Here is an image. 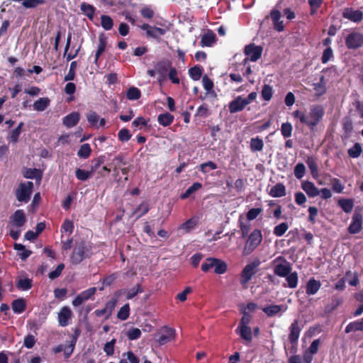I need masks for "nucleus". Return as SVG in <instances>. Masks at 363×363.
<instances>
[{
  "label": "nucleus",
  "instance_id": "nucleus-59",
  "mask_svg": "<svg viewBox=\"0 0 363 363\" xmlns=\"http://www.w3.org/2000/svg\"><path fill=\"white\" fill-rule=\"evenodd\" d=\"M143 291L141 285L138 284L135 286L130 289L126 295L127 299L133 298L138 294L142 293Z\"/></svg>",
  "mask_w": 363,
  "mask_h": 363
},
{
  "label": "nucleus",
  "instance_id": "nucleus-36",
  "mask_svg": "<svg viewBox=\"0 0 363 363\" xmlns=\"http://www.w3.org/2000/svg\"><path fill=\"white\" fill-rule=\"evenodd\" d=\"M281 305H269L262 308V311L269 317L277 315L282 309Z\"/></svg>",
  "mask_w": 363,
  "mask_h": 363
},
{
  "label": "nucleus",
  "instance_id": "nucleus-16",
  "mask_svg": "<svg viewBox=\"0 0 363 363\" xmlns=\"http://www.w3.org/2000/svg\"><path fill=\"white\" fill-rule=\"evenodd\" d=\"M270 17L274 24V28L278 32L283 31L284 26L283 21H281V12L279 10L273 9L270 12Z\"/></svg>",
  "mask_w": 363,
  "mask_h": 363
},
{
  "label": "nucleus",
  "instance_id": "nucleus-14",
  "mask_svg": "<svg viewBox=\"0 0 363 363\" xmlns=\"http://www.w3.org/2000/svg\"><path fill=\"white\" fill-rule=\"evenodd\" d=\"M174 337L175 330L172 328L164 327L157 341L160 345H162L174 340Z\"/></svg>",
  "mask_w": 363,
  "mask_h": 363
},
{
  "label": "nucleus",
  "instance_id": "nucleus-12",
  "mask_svg": "<svg viewBox=\"0 0 363 363\" xmlns=\"http://www.w3.org/2000/svg\"><path fill=\"white\" fill-rule=\"evenodd\" d=\"M72 315V312L68 306H63L58 313V323L62 327L67 326Z\"/></svg>",
  "mask_w": 363,
  "mask_h": 363
},
{
  "label": "nucleus",
  "instance_id": "nucleus-34",
  "mask_svg": "<svg viewBox=\"0 0 363 363\" xmlns=\"http://www.w3.org/2000/svg\"><path fill=\"white\" fill-rule=\"evenodd\" d=\"M202 188V184L200 182H194L191 186H190L184 193L182 194L180 198L183 200L189 198L191 194L195 193L196 191L201 189Z\"/></svg>",
  "mask_w": 363,
  "mask_h": 363
},
{
  "label": "nucleus",
  "instance_id": "nucleus-63",
  "mask_svg": "<svg viewBox=\"0 0 363 363\" xmlns=\"http://www.w3.org/2000/svg\"><path fill=\"white\" fill-rule=\"evenodd\" d=\"M306 172V167L305 165L303 163H298L294 168V176L300 179H301L305 174Z\"/></svg>",
  "mask_w": 363,
  "mask_h": 363
},
{
  "label": "nucleus",
  "instance_id": "nucleus-3",
  "mask_svg": "<svg viewBox=\"0 0 363 363\" xmlns=\"http://www.w3.org/2000/svg\"><path fill=\"white\" fill-rule=\"evenodd\" d=\"M260 264V260L257 258L244 267L240 274V284L244 289L247 287V283L257 274V268Z\"/></svg>",
  "mask_w": 363,
  "mask_h": 363
},
{
  "label": "nucleus",
  "instance_id": "nucleus-56",
  "mask_svg": "<svg viewBox=\"0 0 363 363\" xmlns=\"http://www.w3.org/2000/svg\"><path fill=\"white\" fill-rule=\"evenodd\" d=\"M117 303V300L114 298H111L108 301L105 305V309L107 312V315L106 316V319H108L111 315L113 311L114 310L116 305Z\"/></svg>",
  "mask_w": 363,
  "mask_h": 363
},
{
  "label": "nucleus",
  "instance_id": "nucleus-10",
  "mask_svg": "<svg viewBox=\"0 0 363 363\" xmlns=\"http://www.w3.org/2000/svg\"><path fill=\"white\" fill-rule=\"evenodd\" d=\"M289 340L294 346L297 345L301 328L298 320H294L289 327Z\"/></svg>",
  "mask_w": 363,
  "mask_h": 363
},
{
  "label": "nucleus",
  "instance_id": "nucleus-25",
  "mask_svg": "<svg viewBox=\"0 0 363 363\" xmlns=\"http://www.w3.org/2000/svg\"><path fill=\"white\" fill-rule=\"evenodd\" d=\"M347 282L350 286H356L359 283V279L357 272H347L346 274L342 278V289H343L344 283Z\"/></svg>",
  "mask_w": 363,
  "mask_h": 363
},
{
  "label": "nucleus",
  "instance_id": "nucleus-28",
  "mask_svg": "<svg viewBox=\"0 0 363 363\" xmlns=\"http://www.w3.org/2000/svg\"><path fill=\"white\" fill-rule=\"evenodd\" d=\"M235 332L240 335L242 339L251 342L252 340V329L249 326L238 327Z\"/></svg>",
  "mask_w": 363,
  "mask_h": 363
},
{
  "label": "nucleus",
  "instance_id": "nucleus-55",
  "mask_svg": "<svg viewBox=\"0 0 363 363\" xmlns=\"http://www.w3.org/2000/svg\"><path fill=\"white\" fill-rule=\"evenodd\" d=\"M141 330L137 328H131L127 332V337L129 340H135L140 337Z\"/></svg>",
  "mask_w": 363,
  "mask_h": 363
},
{
  "label": "nucleus",
  "instance_id": "nucleus-9",
  "mask_svg": "<svg viewBox=\"0 0 363 363\" xmlns=\"http://www.w3.org/2000/svg\"><path fill=\"white\" fill-rule=\"evenodd\" d=\"M362 228V216L361 213L355 211L352 216V221L348 227V232L350 234L358 233Z\"/></svg>",
  "mask_w": 363,
  "mask_h": 363
},
{
  "label": "nucleus",
  "instance_id": "nucleus-27",
  "mask_svg": "<svg viewBox=\"0 0 363 363\" xmlns=\"http://www.w3.org/2000/svg\"><path fill=\"white\" fill-rule=\"evenodd\" d=\"M16 286L19 290L28 291L33 286V280L28 277L22 278L20 277L16 281Z\"/></svg>",
  "mask_w": 363,
  "mask_h": 363
},
{
  "label": "nucleus",
  "instance_id": "nucleus-37",
  "mask_svg": "<svg viewBox=\"0 0 363 363\" xmlns=\"http://www.w3.org/2000/svg\"><path fill=\"white\" fill-rule=\"evenodd\" d=\"M306 164L313 178L318 177V168L315 159L313 157H308Z\"/></svg>",
  "mask_w": 363,
  "mask_h": 363
},
{
  "label": "nucleus",
  "instance_id": "nucleus-32",
  "mask_svg": "<svg viewBox=\"0 0 363 363\" xmlns=\"http://www.w3.org/2000/svg\"><path fill=\"white\" fill-rule=\"evenodd\" d=\"M250 147L252 152H260L264 148V142L259 136L252 138L250 142Z\"/></svg>",
  "mask_w": 363,
  "mask_h": 363
},
{
  "label": "nucleus",
  "instance_id": "nucleus-13",
  "mask_svg": "<svg viewBox=\"0 0 363 363\" xmlns=\"http://www.w3.org/2000/svg\"><path fill=\"white\" fill-rule=\"evenodd\" d=\"M247 104L248 101H245L241 96H238L229 104V111L231 113L241 111Z\"/></svg>",
  "mask_w": 363,
  "mask_h": 363
},
{
  "label": "nucleus",
  "instance_id": "nucleus-62",
  "mask_svg": "<svg viewBox=\"0 0 363 363\" xmlns=\"http://www.w3.org/2000/svg\"><path fill=\"white\" fill-rule=\"evenodd\" d=\"M64 269H65V264L63 263L58 264L55 270H53L49 273L48 277L52 280L57 279V277H59L61 275L62 272Z\"/></svg>",
  "mask_w": 363,
  "mask_h": 363
},
{
  "label": "nucleus",
  "instance_id": "nucleus-54",
  "mask_svg": "<svg viewBox=\"0 0 363 363\" xmlns=\"http://www.w3.org/2000/svg\"><path fill=\"white\" fill-rule=\"evenodd\" d=\"M216 262L215 257H208L201 264V269L203 272H208L211 269L214 268Z\"/></svg>",
  "mask_w": 363,
  "mask_h": 363
},
{
  "label": "nucleus",
  "instance_id": "nucleus-38",
  "mask_svg": "<svg viewBox=\"0 0 363 363\" xmlns=\"http://www.w3.org/2000/svg\"><path fill=\"white\" fill-rule=\"evenodd\" d=\"M203 71V69L201 66L195 65L189 69V74L190 77L193 80L197 81L201 79V77L202 76Z\"/></svg>",
  "mask_w": 363,
  "mask_h": 363
},
{
  "label": "nucleus",
  "instance_id": "nucleus-44",
  "mask_svg": "<svg viewBox=\"0 0 363 363\" xmlns=\"http://www.w3.org/2000/svg\"><path fill=\"white\" fill-rule=\"evenodd\" d=\"M362 331L363 330V318L358 321H354L350 323L345 328L347 333L352 331Z\"/></svg>",
  "mask_w": 363,
  "mask_h": 363
},
{
  "label": "nucleus",
  "instance_id": "nucleus-4",
  "mask_svg": "<svg viewBox=\"0 0 363 363\" xmlns=\"http://www.w3.org/2000/svg\"><path fill=\"white\" fill-rule=\"evenodd\" d=\"M34 184L32 182H21L15 190L16 199L21 203H27L33 191Z\"/></svg>",
  "mask_w": 363,
  "mask_h": 363
},
{
  "label": "nucleus",
  "instance_id": "nucleus-40",
  "mask_svg": "<svg viewBox=\"0 0 363 363\" xmlns=\"http://www.w3.org/2000/svg\"><path fill=\"white\" fill-rule=\"evenodd\" d=\"M166 32L167 30L164 28L152 26L150 30L147 31V35L154 39H158L160 36L164 35Z\"/></svg>",
  "mask_w": 363,
  "mask_h": 363
},
{
  "label": "nucleus",
  "instance_id": "nucleus-61",
  "mask_svg": "<svg viewBox=\"0 0 363 363\" xmlns=\"http://www.w3.org/2000/svg\"><path fill=\"white\" fill-rule=\"evenodd\" d=\"M118 140L123 143L128 141L131 138V134L127 128H122L118 133Z\"/></svg>",
  "mask_w": 363,
  "mask_h": 363
},
{
  "label": "nucleus",
  "instance_id": "nucleus-17",
  "mask_svg": "<svg viewBox=\"0 0 363 363\" xmlns=\"http://www.w3.org/2000/svg\"><path fill=\"white\" fill-rule=\"evenodd\" d=\"M343 16L351 21L358 23L362 20L363 13L359 10H354L352 9L347 8L344 10Z\"/></svg>",
  "mask_w": 363,
  "mask_h": 363
},
{
  "label": "nucleus",
  "instance_id": "nucleus-50",
  "mask_svg": "<svg viewBox=\"0 0 363 363\" xmlns=\"http://www.w3.org/2000/svg\"><path fill=\"white\" fill-rule=\"evenodd\" d=\"M293 127L289 122L283 123L281 126V133L284 138H290L292 135Z\"/></svg>",
  "mask_w": 363,
  "mask_h": 363
},
{
  "label": "nucleus",
  "instance_id": "nucleus-35",
  "mask_svg": "<svg viewBox=\"0 0 363 363\" xmlns=\"http://www.w3.org/2000/svg\"><path fill=\"white\" fill-rule=\"evenodd\" d=\"M214 273L216 274H223L228 270V264L227 263L220 259L216 258V262L214 264Z\"/></svg>",
  "mask_w": 363,
  "mask_h": 363
},
{
  "label": "nucleus",
  "instance_id": "nucleus-46",
  "mask_svg": "<svg viewBox=\"0 0 363 363\" xmlns=\"http://www.w3.org/2000/svg\"><path fill=\"white\" fill-rule=\"evenodd\" d=\"M93 173L90 171H86L82 169H77L75 176L79 181H86L92 176Z\"/></svg>",
  "mask_w": 363,
  "mask_h": 363
},
{
  "label": "nucleus",
  "instance_id": "nucleus-33",
  "mask_svg": "<svg viewBox=\"0 0 363 363\" xmlns=\"http://www.w3.org/2000/svg\"><path fill=\"white\" fill-rule=\"evenodd\" d=\"M80 9L82 11V13L87 16L90 20H92L94 18L96 8L89 4H87L86 2H82L80 5Z\"/></svg>",
  "mask_w": 363,
  "mask_h": 363
},
{
  "label": "nucleus",
  "instance_id": "nucleus-41",
  "mask_svg": "<svg viewBox=\"0 0 363 363\" xmlns=\"http://www.w3.org/2000/svg\"><path fill=\"white\" fill-rule=\"evenodd\" d=\"M113 20L111 16L108 15H101V25L105 30H110L113 26Z\"/></svg>",
  "mask_w": 363,
  "mask_h": 363
},
{
  "label": "nucleus",
  "instance_id": "nucleus-53",
  "mask_svg": "<svg viewBox=\"0 0 363 363\" xmlns=\"http://www.w3.org/2000/svg\"><path fill=\"white\" fill-rule=\"evenodd\" d=\"M149 210L150 208L148 204L146 203H142L135 209L133 213H138L137 216V218H138L147 213Z\"/></svg>",
  "mask_w": 363,
  "mask_h": 363
},
{
  "label": "nucleus",
  "instance_id": "nucleus-6",
  "mask_svg": "<svg viewBox=\"0 0 363 363\" xmlns=\"http://www.w3.org/2000/svg\"><path fill=\"white\" fill-rule=\"evenodd\" d=\"M262 48L259 45H256L254 43L247 45L244 49V53L246 58L244 59L243 63L245 65L248 60L252 62L257 61L262 56Z\"/></svg>",
  "mask_w": 363,
  "mask_h": 363
},
{
  "label": "nucleus",
  "instance_id": "nucleus-8",
  "mask_svg": "<svg viewBox=\"0 0 363 363\" xmlns=\"http://www.w3.org/2000/svg\"><path fill=\"white\" fill-rule=\"evenodd\" d=\"M345 43L350 49L358 48L363 44V35L358 32L351 33L347 36Z\"/></svg>",
  "mask_w": 363,
  "mask_h": 363
},
{
  "label": "nucleus",
  "instance_id": "nucleus-48",
  "mask_svg": "<svg viewBox=\"0 0 363 363\" xmlns=\"http://www.w3.org/2000/svg\"><path fill=\"white\" fill-rule=\"evenodd\" d=\"M130 315V306L128 303L122 306L117 313V318L121 320H125Z\"/></svg>",
  "mask_w": 363,
  "mask_h": 363
},
{
  "label": "nucleus",
  "instance_id": "nucleus-31",
  "mask_svg": "<svg viewBox=\"0 0 363 363\" xmlns=\"http://www.w3.org/2000/svg\"><path fill=\"white\" fill-rule=\"evenodd\" d=\"M12 310L15 313H22L26 308V303L23 298L15 299L11 303Z\"/></svg>",
  "mask_w": 363,
  "mask_h": 363
},
{
  "label": "nucleus",
  "instance_id": "nucleus-11",
  "mask_svg": "<svg viewBox=\"0 0 363 363\" xmlns=\"http://www.w3.org/2000/svg\"><path fill=\"white\" fill-rule=\"evenodd\" d=\"M172 65V62L167 59L162 60L156 63L155 68L160 79H166Z\"/></svg>",
  "mask_w": 363,
  "mask_h": 363
},
{
  "label": "nucleus",
  "instance_id": "nucleus-42",
  "mask_svg": "<svg viewBox=\"0 0 363 363\" xmlns=\"http://www.w3.org/2000/svg\"><path fill=\"white\" fill-rule=\"evenodd\" d=\"M23 125H24V123L23 122H21L18 125V126L11 131L10 136L9 138V140L10 142L13 143H16L18 142L19 136L21 133L22 128Z\"/></svg>",
  "mask_w": 363,
  "mask_h": 363
},
{
  "label": "nucleus",
  "instance_id": "nucleus-7",
  "mask_svg": "<svg viewBox=\"0 0 363 363\" xmlns=\"http://www.w3.org/2000/svg\"><path fill=\"white\" fill-rule=\"evenodd\" d=\"M96 290V287H90L82 291L72 300V306L78 307L88 300H94Z\"/></svg>",
  "mask_w": 363,
  "mask_h": 363
},
{
  "label": "nucleus",
  "instance_id": "nucleus-2",
  "mask_svg": "<svg viewBox=\"0 0 363 363\" xmlns=\"http://www.w3.org/2000/svg\"><path fill=\"white\" fill-rule=\"evenodd\" d=\"M93 246L89 242L85 240L76 241L72 253L70 256L72 264H79L84 259L90 258L93 255Z\"/></svg>",
  "mask_w": 363,
  "mask_h": 363
},
{
  "label": "nucleus",
  "instance_id": "nucleus-26",
  "mask_svg": "<svg viewBox=\"0 0 363 363\" xmlns=\"http://www.w3.org/2000/svg\"><path fill=\"white\" fill-rule=\"evenodd\" d=\"M286 194V187L282 183H277L269 191V195L274 198L284 196Z\"/></svg>",
  "mask_w": 363,
  "mask_h": 363
},
{
  "label": "nucleus",
  "instance_id": "nucleus-29",
  "mask_svg": "<svg viewBox=\"0 0 363 363\" xmlns=\"http://www.w3.org/2000/svg\"><path fill=\"white\" fill-rule=\"evenodd\" d=\"M12 218L14 225L17 227H22L26 221V214L21 209L16 210Z\"/></svg>",
  "mask_w": 363,
  "mask_h": 363
},
{
  "label": "nucleus",
  "instance_id": "nucleus-15",
  "mask_svg": "<svg viewBox=\"0 0 363 363\" xmlns=\"http://www.w3.org/2000/svg\"><path fill=\"white\" fill-rule=\"evenodd\" d=\"M292 271V265L290 262L286 264H275L273 268L274 274L279 277H284Z\"/></svg>",
  "mask_w": 363,
  "mask_h": 363
},
{
  "label": "nucleus",
  "instance_id": "nucleus-21",
  "mask_svg": "<svg viewBox=\"0 0 363 363\" xmlns=\"http://www.w3.org/2000/svg\"><path fill=\"white\" fill-rule=\"evenodd\" d=\"M23 176L26 179H35L38 182H40L43 173L40 169L36 168H24L23 170Z\"/></svg>",
  "mask_w": 363,
  "mask_h": 363
},
{
  "label": "nucleus",
  "instance_id": "nucleus-45",
  "mask_svg": "<svg viewBox=\"0 0 363 363\" xmlns=\"http://www.w3.org/2000/svg\"><path fill=\"white\" fill-rule=\"evenodd\" d=\"M340 304V299L338 298H332L330 301L325 306L324 311L325 313H331Z\"/></svg>",
  "mask_w": 363,
  "mask_h": 363
},
{
  "label": "nucleus",
  "instance_id": "nucleus-30",
  "mask_svg": "<svg viewBox=\"0 0 363 363\" xmlns=\"http://www.w3.org/2000/svg\"><path fill=\"white\" fill-rule=\"evenodd\" d=\"M157 121L160 125L164 127L169 126L174 121V116L168 112L161 113L157 116Z\"/></svg>",
  "mask_w": 363,
  "mask_h": 363
},
{
  "label": "nucleus",
  "instance_id": "nucleus-5",
  "mask_svg": "<svg viewBox=\"0 0 363 363\" xmlns=\"http://www.w3.org/2000/svg\"><path fill=\"white\" fill-rule=\"evenodd\" d=\"M262 240V232L259 229L254 230L248 236L244 247V254H251Z\"/></svg>",
  "mask_w": 363,
  "mask_h": 363
},
{
  "label": "nucleus",
  "instance_id": "nucleus-60",
  "mask_svg": "<svg viewBox=\"0 0 363 363\" xmlns=\"http://www.w3.org/2000/svg\"><path fill=\"white\" fill-rule=\"evenodd\" d=\"M74 228V226L73 221L69 219H65L63 223L62 224L61 231L69 233V234L70 235L72 233Z\"/></svg>",
  "mask_w": 363,
  "mask_h": 363
},
{
  "label": "nucleus",
  "instance_id": "nucleus-1",
  "mask_svg": "<svg viewBox=\"0 0 363 363\" xmlns=\"http://www.w3.org/2000/svg\"><path fill=\"white\" fill-rule=\"evenodd\" d=\"M324 113V108L322 106L315 105L310 108L308 115L299 110L294 111L292 115L294 118H298L302 124L306 125L310 129H313L323 118Z\"/></svg>",
  "mask_w": 363,
  "mask_h": 363
},
{
  "label": "nucleus",
  "instance_id": "nucleus-52",
  "mask_svg": "<svg viewBox=\"0 0 363 363\" xmlns=\"http://www.w3.org/2000/svg\"><path fill=\"white\" fill-rule=\"evenodd\" d=\"M362 152V147L359 143H355L351 148L348 150V155L350 157L357 158Z\"/></svg>",
  "mask_w": 363,
  "mask_h": 363
},
{
  "label": "nucleus",
  "instance_id": "nucleus-49",
  "mask_svg": "<svg viewBox=\"0 0 363 363\" xmlns=\"http://www.w3.org/2000/svg\"><path fill=\"white\" fill-rule=\"evenodd\" d=\"M45 3V0H23L22 6L26 9H35Z\"/></svg>",
  "mask_w": 363,
  "mask_h": 363
},
{
  "label": "nucleus",
  "instance_id": "nucleus-57",
  "mask_svg": "<svg viewBox=\"0 0 363 363\" xmlns=\"http://www.w3.org/2000/svg\"><path fill=\"white\" fill-rule=\"evenodd\" d=\"M197 224V220L195 218H191L181 225V228L184 229L186 233L192 230Z\"/></svg>",
  "mask_w": 363,
  "mask_h": 363
},
{
  "label": "nucleus",
  "instance_id": "nucleus-51",
  "mask_svg": "<svg viewBox=\"0 0 363 363\" xmlns=\"http://www.w3.org/2000/svg\"><path fill=\"white\" fill-rule=\"evenodd\" d=\"M289 225L287 223L284 222L277 225H276L274 228L273 233L276 236L281 237L288 230Z\"/></svg>",
  "mask_w": 363,
  "mask_h": 363
},
{
  "label": "nucleus",
  "instance_id": "nucleus-19",
  "mask_svg": "<svg viewBox=\"0 0 363 363\" xmlns=\"http://www.w3.org/2000/svg\"><path fill=\"white\" fill-rule=\"evenodd\" d=\"M107 46V37L104 33H101L99 36V45L95 53L94 63L97 64L100 56L105 51Z\"/></svg>",
  "mask_w": 363,
  "mask_h": 363
},
{
  "label": "nucleus",
  "instance_id": "nucleus-47",
  "mask_svg": "<svg viewBox=\"0 0 363 363\" xmlns=\"http://www.w3.org/2000/svg\"><path fill=\"white\" fill-rule=\"evenodd\" d=\"M105 155H100L97 158L92 160L90 168L91 172L94 174L105 162Z\"/></svg>",
  "mask_w": 363,
  "mask_h": 363
},
{
  "label": "nucleus",
  "instance_id": "nucleus-22",
  "mask_svg": "<svg viewBox=\"0 0 363 363\" xmlns=\"http://www.w3.org/2000/svg\"><path fill=\"white\" fill-rule=\"evenodd\" d=\"M301 188L309 197H315L320 194L319 190L311 182L305 181L302 182Z\"/></svg>",
  "mask_w": 363,
  "mask_h": 363
},
{
  "label": "nucleus",
  "instance_id": "nucleus-58",
  "mask_svg": "<svg viewBox=\"0 0 363 363\" xmlns=\"http://www.w3.org/2000/svg\"><path fill=\"white\" fill-rule=\"evenodd\" d=\"M118 276L116 273L111 274L110 275L106 276L102 279L103 286L99 288V290H103L104 286H111L114 281L117 279Z\"/></svg>",
  "mask_w": 363,
  "mask_h": 363
},
{
  "label": "nucleus",
  "instance_id": "nucleus-64",
  "mask_svg": "<svg viewBox=\"0 0 363 363\" xmlns=\"http://www.w3.org/2000/svg\"><path fill=\"white\" fill-rule=\"evenodd\" d=\"M167 76L173 84H179L180 80L176 68L172 67L167 73Z\"/></svg>",
  "mask_w": 363,
  "mask_h": 363
},
{
  "label": "nucleus",
  "instance_id": "nucleus-20",
  "mask_svg": "<svg viewBox=\"0 0 363 363\" xmlns=\"http://www.w3.org/2000/svg\"><path fill=\"white\" fill-rule=\"evenodd\" d=\"M80 116L78 112H72L62 119L63 125L67 128H72L75 126L79 121Z\"/></svg>",
  "mask_w": 363,
  "mask_h": 363
},
{
  "label": "nucleus",
  "instance_id": "nucleus-39",
  "mask_svg": "<svg viewBox=\"0 0 363 363\" xmlns=\"http://www.w3.org/2000/svg\"><path fill=\"white\" fill-rule=\"evenodd\" d=\"M50 104L48 98H40L33 104V108L38 111H43L47 108Z\"/></svg>",
  "mask_w": 363,
  "mask_h": 363
},
{
  "label": "nucleus",
  "instance_id": "nucleus-43",
  "mask_svg": "<svg viewBox=\"0 0 363 363\" xmlns=\"http://www.w3.org/2000/svg\"><path fill=\"white\" fill-rule=\"evenodd\" d=\"M91 153V149L88 143L83 144L80 146L79 150L77 152V155L80 158L86 159Z\"/></svg>",
  "mask_w": 363,
  "mask_h": 363
},
{
  "label": "nucleus",
  "instance_id": "nucleus-24",
  "mask_svg": "<svg viewBox=\"0 0 363 363\" xmlns=\"http://www.w3.org/2000/svg\"><path fill=\"white\" fill-rule=\"evenodd\" d=\"M286 284H284L283 286L289 287L290 289H295L298 286V276L296 272H291L286 277Z\"/></svg>",
  "mask_w": 363,
  "mask_h": 363
},
{
  "label": "nucleus",
  "instance_id": "nucleus-18",
  "mask_svg": "<svg viewBox=\"0 0 363 363\" xmlns=\"http://www.w3.org/2000/svg\"><path fill=\"white\" fill-rule=\"evenodd\" d=\"M320 281L312 277L306 283V294L308 296L315 295L320 290Z\"/></svg>",
  "mask_w": 363,
  "mask_h": 363
},
{
  "label": "nucleus",
  "instance_id": "nucleus-23",
  "mask_svg": "<svg viewBox=\"0 0 363 363\" xmlns=\"http://www.w3.org/2000/svg\"><path fill=\"white\" fill-rule=\"evenodd\" d=\"M216 41V36L215 33L212 30H208L201 38V45L202 47H211Z\"/></svg>",
  "mask_w": 363,
  "mask_h": 363
}]
</instances>
